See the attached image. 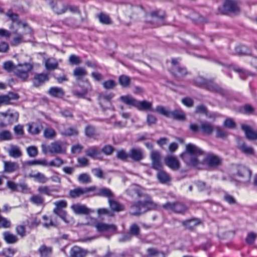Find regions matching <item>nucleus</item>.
<instances>
[{"instance_id":"obj_1","label":"nucleus","mask_w":257,"mask_h":257,"mask_svg":"<svg viewBox=\"0 0 257 257\" xmlns=\"http://www.w3.org/2000/svg\"><path fill=\"white\" fill-rule=\"evenodd\" d=\"M126 194L133 197L136 194L138 198L144 199L132 203L130 212L132 215H140L148 211L153 210L157 207V205L152 201L151 197L144 192L141 187L133 185L126 190Z\"/></svg>"},{"instance_id":"obj_2","label":"nucleus","mask_w":257,"mask_h":257,"mask_svg":"<svg viewBox=\"0 0 257 257\" xmlns=\"http://www.w3.org/2000/svg\"><path fill=\"white\" fill-rule=\"evenodd\" d=\"M203 153V152L196 145L189 144L186 146V151L180 155L188 166L201 169L203 164L199 162L198 157Z\"/></svg>"},{"instance_id":"obj_3","label":"nucleus","mask_w":257,"mask_h":257,"mask_svg":"<svg viewBox=\"0 0 257 257\" xmlns=\"http://www.w3.org/2000/svg\"><path fill=\"white\" fill-rule=\"evenodd\" d=\"M219 11L224 15L229 13L237 14L240 11V3L237 0H225L222 7L219 9Z\"/></svg>"},{"instance_id":"obj_4","label":"nucleus","mask_w":257,"mask_h":257,"mask_svg":"<svg viewBox=\"0 0 257 257\" xmlns=\"http://www.w3.org/2000/svg\"><path fill=\"white\" fill-rule=\"evenodd\" d=\"M189 128L193 133L200 131L203 135L206 136L210 135L214 130V126L208 121L202 122L199 126L195 123H190Z\"/></svg>"},{"instance_id":"obj_5","label":"nucleus","mask_w":257,"mask_h":257,"mask_svg":"<svg viewBox=\"0 0 257 257\" xmlns=\"http://www.w3.org/2000/svg\"><path fill=\"white\" fill-rule=\"evenodd\" d=\"M33 65L28 63L19 64L14 71V74L25 81L29 77V73L32 70Z\"/></svg>"},{"instance_id":"obj_6","label":"nucleus","mask_w":257,"mask_h":257,"mask_svg":"<svg viewBox=\"0 0 257 257\" xmlns=\"http://www.w3.org/2000/svg\"><path fill=\"white\" fill-rule=\"evenodd\" d=\"M67 144L61 141L51 143L48 148L49 153L52 154H63L66 152Z\"/></svg>"},{"instance_id":"obj_7","label":"nucleus","mask_w":257,"mask_h":257,"mask_svg":"<svg viewBox=\"0 0 257 257\" xmlns=\"http://www.w3.org/2000/svg\"><path fill=\"white\" fill-rule=\"evenodd\" d=\"M251 176V171L246 167L242 166L237 167L236 177L239 181L243 183L249 182Z\"/></svg>"},{"instance_id":"obj_8","label":"nucleus","mask_w":257,"mask_h":257,"mask_svg":"<svg viewBox=\"0 0 257 257\" xmlns=\"http://www.w3.org/2000/svg\"><path fill=\"white\" fill-rule=\"evenodd\" d=\"M96 187L91 186L86 188L77 187L73 189L70 190L68 196L71 198H76L80 197L82 195L88 192H93L95 190Z\"/></svg>"},{"instance_id":"obj_9","label":"nucleus","mask_w":257,"mask_h":257,"mask_svg":"<svg viewBox=\"0 0 257 257\" xmlns=\"http://www.w3.org/2000/svg\"><path fill=\"white\" fill-rule=\"evenodd\" d=\"M70 208L73 212L77 215H87L94 212V210L88 208L85 205L80 203L73 204Z\"/></svg>"},{"instance_id":"obj_10","label":"nucleus","mask_w":257,"mask_h":257,"mask_svg":"<svg viewBox=\"0 0 257 257\" xmlns=\"http://www.w3.org/2000/svg\"><path fill=\"white\" fill-rule=\"evenodd\" d=\"M206 89L211 92L219 94L222 96H226L228 93L227 90L223 89L220 85L214 83L212 80H210L208 82Z\"/></svg>"},{"instance_id":"obj_11","label":"nucleus","mask_w":257,"mask_h":257,"mask_svg":"<svg viewBox=\"0 0 257 257\" xmlns=\"http://www.w3.org/2000/svg\"><path fill=\"white\" fill-rule=\"evenodd\" d=\"M59 133L63 136L71 137L75 136L78 135V131L76 127L74 126H70L65 128L64 124H61L58 127Z\"/></svg>"},{"instance_id":"obj_12","label":"nucleus","mask_w":257,"mask_h":257,"mask_svg":"<svg viewBox=\"0 0 257 257\" xmlns=\"http://www.w3.org/2000/svg\"><path fill=\"white\" fill-rule=\"evenodd\" d=\"M53 1L50 3L52 9L57 14L60 15L64 13L67 10L61 0H56L55 4Z\"/></svg>"},{"instance_id":"obj_13","label":"nucleus","mask_w":257,"mask_h":257,"mask_svg":"<svg viewBox=\"0 0 257 257\" xmlns=\"http://www.w3.org/2000/svg\"><path fill=\"white\" fill-rule=\"evenodd\" d=\"M85 154L86 156L94 160H102L101 151L96 146L88 148L85 151Z\"/></svg>"},{"instance_id":"obj_14","label":"nucleus","mask_w":257,"mask_h":257,"mask_svg":"<svg viewBox=\"0 0 257 257\" xmlns=\"http://www.w3.org/2000/svg\"><path fill=\"white\" fill-rule=\"evenodd\" d=\"M237 147L238 149L245 155H253L254 154V151L253 148L248 146L240 139H238L237 140Z\"/></svg>"},{"instance_id":"obj_15","label":"nucleus","mask_w":257,"mask_h":257,"mask_svg":"<svg viewBox=\"0 0 257 257\" xmlns=\"http://www.w3.org/2000/svg\"><path fill=\"white\" fill-rule=\"evenodd\" d=\"M89 251L78 246H73L70 250L71 257H85Z\"/></svg>"},{"instance_id":"obj_16","label":"nucleus","mask_w":257,"mask_h":257,"mask_svg":"<svg viewBox=\"0 0 257 257\" xmlns=\"http://www.w3.org/2000/svg\"><path fill=\"white\" fill-rule=\"evenodd\" d=\"M151 158L152 161V168L156 170H161L162 164L160 153L157 151H152L151 154Z\"/></svg>"},{"instance_id":"obj_17","label":"nucleus","mask_w":257,"mask_h":257,"mask_svg":"<svg viewBox=\"0 0 257 257\" xmlns=\"http://www.w3.org/2000/svg\"><path fill=\"white\" fill-rule=\"evenodd\" d=\"M206 164L210 167H216L221 163V160L217 156L212 154H208L204 159Z\"/></svg>"},{"instance_id":"obj_18","label":"nucleus","mask_w":257,"mask_h":257,"mask_svg":"<svg viewBox=\"0 0 257 257\" xmlns=\"http://www.w3.org/2000/svg\"><path fill=\"white\" fill-rule=\"evenodd\" d=\"M129 158L135 162H139L144 158V152L141 148H132L129 152Z\"/></svg>"},{"instance_id":"obj_19","label":"nucleus","mask_w":257,"mask_h":257,"mask_svg":"<svg viewBox=\"0 0 257 257\" xmlns=\"http://www.w3.org/2000/svg\"><path fill=\"white\" fill-rule=\"evenodd\" d=\"M241 129L244 131L245 137L248 140H257V131H253L251 127L245 124L241 125Z\"/></svg>"},{"instance_id":"obj_20","label":"nucleus","mask_w":257,"mask_h":257,"mask_svg":"<svg viewBox=\"0 0 257 257\" xmlns=\"http://www.w3.org/2000/svg\"><path fill=\"white\" fill-rule=\"evenodd\" d=\"M171 73L177 79L179 80L187 75L188 71L184 67L175 66L171 68Z\"/></svg>"},{"instance_id":"obj_21","label":"nucleus","mask_w":257,"mask_h":257,"mask_svg":"<svg viewBox=\"0 0 257 257\" xmlns=\"http://www.w3.org/2000/svg\"><path fill=\"white\" fill-rule=\"evenodd\" d=\"M165 162L166 164L173 170H177L180 168L178 160L174 156L167 157L165 159Z\"/></svg>"},{"instance_id":"obj_22","label":"nucleus","mask_w":257,"mask_h":257,"mask_svg":"<svg viewBox=\"0 0 257 257\" xmlns=\"http://www.w3.org/2000/svg\"><path fill=\"white\" fill-rule=\"evenodd\" d=\"M49 77L46 74H36L33 79V85L35 87H39L45 82L48 81Z\"/></svg>"},{"instance_id":"obj_23","label":"nucleus","mask_w":257,"mask_h":257,"mask_svg":"<svg viewBox=\"0 0 257 257\" xmlns=\"http://www.w3.org/2000/svg\"><path fill=\"white\" fill-rule=\"evenodd\" d=\"M119 99L130 107H136L138 100L130 95L121 96Z\"/></svg>"},{"instance_id":"obj_24","label":"nucleus","mask_w":257,"mask_h":257,"mask_svg":"<svg viewBox=\"0 0 257 257\" xmlns=\"http://www.w3.org/2000/svg\"><path fill=\"white\" fill-rule=\"evenodd\" d=\"M136 108L140 111H153L152 109V103L146 100H138Z\"/></svg>"},{"instance_id":"obj_25","label":"nucleus","mask_w":257,"mask_h":257,"mask_svg":"<svg viewBox=\"0 0 257 257\" xmlns=\"http://www.w3.org/2000/svg\"><path fill=\"white\" fill-rule=\"evenodd\" d=\"M93 192H94L93 195L107 197L108 199H111V197H113V194L111 191L109 189L106 188H100L98 190H96V188L95 190Z\"/></svg>"},{"instance_id":"obj_26","label":"nucleus","mask_w":257,"mask_h":257,"mask_svg":"<svg viewBox=\"0 0 257 257\" xmlns=\"http://www.w3.org/2000/svg\"><path fill=\"white\" fill-rule=\"evenodd\" d=\"M28 132L32 135H38L43 129V125L41 123L36 124L32 123L28 124Z\"/></svg>"},{"instance_id":"obj_27","label":"nucleus","mask_w":257,"mask_h":257,"mask_svg":"<svg viewBox=\"0 0 257 257\" xmlns=\"http://www.w3.org/2000/svg\"><path fill=\"white\" fill-rule=\"evenodd\" d=\"M9 155L14 158H20L22 156V153L20 148L16 145H11L8 150Z\"/></svg>"},{"instance_id":"obj_28","label":"nucleus","mask_w":257,"mask_h":257,"mask_svg":"<svg viewBox=\"0 0 257 257\" xmlns=\"http://www.w3.org/2000/svg\"><path fill=\"white\" fill-rule=\"evenodd\" d=\"M3 236L5 241L9 244H14L18 241V238L17 236L9 231L4 232L3 233Z\"/></svg>"},{"instance_id":"obj_29","label":"nucleus","mask_w":257,"mask_h":257,"mask_svg":"<svg viewBox=\"0 0 257 257\" xmlns=\"http://www.w3.org/2000/svg\"><path fill=\"white\" fill-rule=\"evenodd\" d=\"M168 117L179 120H184L185 119V115L182 110L176 109L170 111Z\"/></svg>"},{"instance_id":"obj_30","label":"nucleus","mask_w":257,"mask_h":257,"mask_svg":"<svg viewBox=\"0 0 257 257\" xmlns=\"http://www.w3.org/2000/svg\"><path fill=\"white\" fill-rule=\"evenodd\" d=\"M19 169V165L17 163L12 162H4V171L7 173H12Z\"/></svg>"},{"instance_id":"obj_31","label":"nucleus","mask_w":257,"mask_h":257,"mask_svg":"<svg viewBox=\"0 0 257 257\" xmlns=\"http://www.w3.org/2000/svg\"><path fill=\"white\" fill-rule=\"evenodd\" d=\"M144 257H165V255L155 248H149L147 249Z\"/></svg>"},{"instance_id":"obj_32","label":"nucleus","mask_w":257,"mask_h":257,"mask_svg":"<svg viewBox=\"0 0 257 257\" xmlns=\"http://www.w3.org/2000/svg\"><path fill=\"white\" fill-rule=\"evenodd\" d=\"M48 93L54 97H62L64 95L63 90L61 88L58 87H51L48 91Z\"/></svg>"},{"instance_id":"obj_33","label":"nucleus","mask_w":257,"mask_h":257,"mask_svg":"<svg viewBox=\"0 0 257 257\" xmlns=\"http://www.w3.org/2000/svg\"><path fill=\"white\" fill-rule=\"evenodd\" d=\"M59 190L58 188L51 189L47 186H41L38 187V191L41 194L48 196H51L52 192H57Z\"/></svg>"},{"instance_id":"obj_34","label":"nucleus","mask_w":257,"mask_h":257,"mask_svg":"<svg viewBox=\"0 0 257 257\" xmlns=\"http://www.w3.org/2000/svg\"><path fill=\"white\" fill-rule=\"evenodd\" d=\"M95 227L97 231L99 232L107 231L108 230L112 231H115L116 230V227L114 225H109L104 223H97L95 224Z\"/></svg>"},{"instance_id":"obj_35","label":"nucleus","mask_w":257,"mask_h":257,"mask_svg":"<svg viewBox=\"0 0 257 257\" xmlns=\"http://www.w3.org/2000/svg\"><path fill=\"white\" fill-rule=\"evenodd\" d=\"M40 257H49L51 255L52 248L51 247L47 246L45 245H42L38 249Z\"/></svg>"},{"instance_id":"obj_36","label":"nucleus","mask_w":257,"mask_h":257,"mask_svg":"<svg viewBox=\"0 0 257 257\" xmlns=\"http://www.w3.org/2000/svg\"><path fill=\"white\" fill-rule=\"evenodd\" d=\"M157 177L159 181L163 184L167 183L170 180V177L165 171L161 170H158Z\"/></svg>"},{"instance_id":"obj_37","label":"nucleus","mask_w":257,"mask_h":257,"mask_svg":"<svg viewBox=\"0 0 257 257\" xmlns=\"http://www.w3.org/2000/svg\"><path fill=\"white\" fill-rule=\"evenodd\" d=\"M200 222L197 219L192 218L182 222V224L187 229L192 230L196 225L199 224Z\"/></svg>"},{"instance_id":"obj_38","label":"nucleus","mask_w":257,"mask_h":257,"mask_svg":"<svg viewBox=\"0 0 257 257\" xmlns=\"http://www.w3.org/2000/svg\"><path fill=\"white\" fill-rule=\"evenodd\" d=\"M97 18L99 22L103 25H109L112 24V21L109 16L104 13H100L97 16Z\"/></svg>"},{"instance_id":"obj_39","label":"nucleus","mask_w":257,"mask_h":257,"mask_svg":"<svg viewBox=\"0 0 257 257\" xmlns=\"http://www.w3.org/2000/svg\"><path fill=\"white\" fill-rule=\"evenodd\" d=\"M45 67L48 70H54L58 68V64L57 60L54 58H49L45 61Z\"/></svg>"},{"instance_id":"obj_40","label":"nucleus","mask_w":257,"mask_h":257,"mask_svg":"<svg viewBox=\"0 0 257 257\" xmlns=\"http://www.w3.org/2000/svg\"><path fill=\"white\" fill-rule=\"evenodd\" d=\"M30 201L37 206L44 205V199L39 195H33L30 198Z\"/></svg>"},{"instance_id":"obj_41","label":"nucleus","mask_w":257,"mask_h":257,"mask_svg":"<svg viewBox=\"0 0 257 257\" xmlns=\"http://www.w3.org/2000/svg\"><path fill=\"white\" fill-rule=\"evenodd\" d=\"M86 70L82 67H76L73 71V75L77 79H81L87 75Z\"/></svg>"},{"instance_id":"obj_42","label":"nucleus","mask_w":257,"mask_h":257,"mask_svg":"<svg viewBox=\"0 0 257 257\" xmlns=\"http://www.w3.org/2000/svg\"><path fill=\"white\" fill-rule=\"evenodd\" d=\"M118 82L122 87L127 88L130 86L131 79L128 76L121 75L118 77Z\"/></svg>"},{"instance_id":"obj_43","label":"nucleus","mask_w":257,"mask_h":257,"mask_svg":"<svg viewBox=\"0 0 257 257\" xmlns=\"http://www.w3.org/2000/svg\"><path fill=\"white\" fill-rule=\"evenodd\" d=\"M5 15L12 21L13 23H16L18 25L21 24V22L19 19V15L14 13L11 10L8 11V12L5 13Z\"/></svg>"},{"instance_id":"obj_44","label":"nucleus","mask_w":257,"mask_h":257,"mask_svg":"<svg viewBox=\"0 0 257 257\" xmlns=\"http://www.w3.org/2000/svg\"><path fill=\"white\" fill-rule=\"evenodd\" d=\"M43 136L46 139H53L56 136V132L51 127H47L44 131Z\"/></svg>"},{"instance_id":"obj_45","label":"nucleus","mask_w":257,"mask_h":257,"mask_svg":"<svg viewBox=\"0 0 257 257\" xmlns=\"http://www.w3.org/2000/svg\"><path fill=\"white\" fill-rule=\"evenodd\" d=\"M209 80H206L202 77L198 76L194 80V82L196 85L206 89L207 84Z\"/></svg>"},{"instance_id":"obj_46","label":"nucleus","mask_w":257,"mask_h":257,"mask_svg":"<svg viewBox=\"0 0 257 257\" xmlns=\"http://www.w3.org/2000/svg\"><path fill=\"white\" fill-rule=\"evenodd\" d=\"M108 203L110 208L113 211H119L123 210V206L112 199H108Z\"/></svg>"},{"instance_id":"obj_47","label":"nucleus","mask_w":257,"mask_h":257,"mask_svg":"<svg viewBox=\"0 0 257 257\" xmlns=\"http://www.w3.org/2000/svg\"><path fill=\"white\" fill-rule=\"evenodd\" d=\"M53 212L54 214L59 216L64 222L68 223V221H67L66 218L67 213L65 211L63 210L62 209L54 208Z\"/></svg>"},{"instance_id":"obj_48","label":"nucleus","mask_w":257,"mask_h":257,"mask_svg":"<svg viewBox=\"0 0 257 257\" xmlns=\"http://www.w3.org/2000/svg\"><path fill=\"white\" fill-rule=\"evenodd\" d=\"M32 177H33L36 181L40 183H45L48 180V178H47L44 174L40 172H38L33 175Z\"/></svg>"},{"instance_id":"obj_49","label":"nucleus","mask_w":257,"mask_h":257,"mask_svg":"<svg viewBox=\"0 0 257 257\" xmlns=\"http://www.w3.org/2000/svg\"><path fill=\"white\" fill-rule=\"evenodd\" d=\"M12 139L11 132L8 130H4L0 132V141H9Z\"/></svg>"},{"instance_id":"obj_50","label":"nucleus","mask_w":257,"mask_h":257,"mask_svg":"<svg viewBox=\"0 0 257 257\" xmlns=\"http://www.w3.org/2000/svg\"><path fill=\"white\" fill-rule=\"evenodd\" d=\"M78 180L79 182L83 184H87L91 182L90 176L86 173L80 174L78 177Z\"/></svg>"},{"instance_id":"obj_51","label":"nucleus","mask_w":257,"mask_h":257,"mask_svg":"<svg viewBox=\"0 0 257 257\" xmlns=\"http://www.w3.org/2000/svg\"><path fill=\"white\" fill-rule=\"evenodd\" d=\"M3 67L5 70L10 72L12 71L14 72L17 66L15 65L12 61H8L4 63Z\"/></svg>"},{"instance_id":"obj_52","label":"nucleus","mask_w":257,"mask_h":257,"mask_svg":"<svg viewBox=\"0 0 257 257\" xmlns=\"http://www.w3.org/2000/svg\"><path fill=\"white\" fill-rule=\"evenodd\" d=\"M187 209L186 207L182 203H174V211L177 213H183Z\"/></svg>"},{"instance_id":"obj_53","label":"nucleus","mask_w":257,"mask_h":257,"mask_svg":"<svg viewBox=\"0 0 257 257\" xmlns=\"http://www.w3.org/2000/svg\"><path fill=\"white\" fill-rule=\"evenodd\" d=\"M85 134L88 138H92L95 134V129L93 126L88 125L85 128Z\"/></svg>"},{"instance_id":"obj_54","label":"nucleus","mask_w":257,"mask_h":257,"mask_svg":"<svg viewBox=\"0 0 257 257\" xmlns=\"http://www.w3.org/2000/svg\"><path fill=\"white\" fill-rule=\"evenodd\" d=\"M114 151V148L110 145H105L100 150L101 153H103L107 156L111 155Z\"/></svg>"},{"instance_id":"obj_55","label":"nucleus","mask_w":257,"mask_h":257,"mask_svg":"<svg viewBox=\"0 0 257 257\" xmlns=\"http://www.w3.org/2000/svg\"><path fill=\"white\" fill-rule=\"evenodd\" d=\"M116 157L121 161H126L129 157V153L127 154L124 150H118L116 153Z\"/></svg>"},{"instance_id":"obj_56","label":"nucleus","mask_w":257,"mask_h":257,"mask_svg":"<svg viewBox=\"0 0 257 257\" xmlns=\"http://www.w3.org/2000/svg\"><path fill=\"white\" fill-rule=\"evenodd\" d=\"M28 155L30 157H35L37 156L38 152L35 146H29L26 149Z\"/></svg>"},{"instance_id":"obj_57","label":"nucleus","mask_w":257,"mask_h":257,"mask_svg":"<svg viewBox=\"0 0 257 257\" xmlns=\"http://www.w3.org/2000/svg\"><path fill=\"white\" fill-rule=\"evenodd\" d=\"M116 85V82L112 80H108L102 83L103 87L106 89H112Z\"/></svg>"},{"instance_id":"obj_58","label":"nucleus","mask_w":257,"mask_h":257,"mask_svg":"<svg viewBox=\"0 0 257 257\" xmlns=\"http://www.w3.org/2000/svg\"><path fill=\"white\" fill-rule=\"evenodd\" d=\"M129 230V233L131 235H134L137 236L140 234V228L139 226L136 223H134L131 225Z\"/></svg>"},{"instance_id":"obj_59","label":"nucleus","mask_w":257,"mask_h":257,"mask_svg":"<svg viewBox=\"0 0 257 257\" xmlns=\"http://www.w3.org/2000/svg\"><path fill=\"white\" fill-rule=\"evenodd\" d=\"M155 111L160 114L164 115L167 117H169L170 110L168 109L165 108L164 107L161 105H158L156 107Z\"/></svg>"},{"instance_id":"obj_60","label":"nucleus","mask_w":257,"mask_h":257,"mask_svg":"<svg viewBox=\"0 0 257 257\" xmlns=\"http://www.w3.org/2000/svg\"><path fill=\"white\" fill-rule=\"evenodd\" d=\"M63 164V161L59 157H57L54 160L51 161L49 163L48 165L50 166L59 167Z\"/></svg>"},{"instance_id":"obj_61","label":"nucleus","mask_w":257,"mask_h":257,"mask_svg":"<svg viewBox=\"0 0 257 257\" xmlns=\"http://www.w3.org/2000/svg\"><path fill=\"white\" fill-rule=\"evenodd\" d=\"M60 113L62 116L66 118H73L74 115L72 112L68 109H62L60 111Z\"/></svg>"},{"instance_id":"obj_62","label":"nucleus","mask_w":257,"mask_h":257,"mask_svg":"<svg viewBox=\"0 0 257 257\" xmlns=\"http://www.w3.org/2000/svg\"><path fill=\"white\" fill-rule=\"evenodd\" d=\"M214 130L216 131V136L218 138L224 139L227 136V133L219 126H214Z\"/></svg>"},{"instance_id":"obj_63","label":"nucleus","mask_w":257,"mask_h":257,"mask_svg":"<svg viewBox=\"0 0 257 257\" xmlns=\"http://www.w3.org/2000/svg\"><path fill=\"white\" fill-rule=\"evenodd\" d=\"M14 131L15 134L20 137H22L24 134L23 126L21 124L15 125L14 127Z\"/></svg>"},{"instance_id":"obj_64","label":"nucleus","mask_w":257,"mask_h":257,"mask_svg":"<svg viewBox=\"0 0 257 257\" xmlns=\"http://www.w3.org/2000/svg\"><path fill=\"white\" fill-rule=\"evenodd\" d=\"M223 199L226 202L230 205L236 203V201L234 197L229 194L225 193L223 196Z\"/></svg>"}]
</instances>
